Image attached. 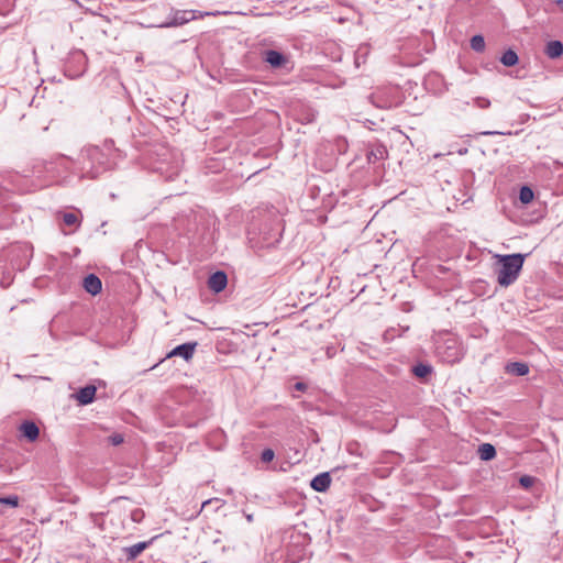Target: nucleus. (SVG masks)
Segmentation results:
<instances>
[{"label": "nucleus", "instance_id": "1", "mask_svg": "<svg viewBox=\"0 0 563 563\" xmlns=\"http://www.w3.org/2000/svg\"><path fill=\"white\" fill-rule=\"evenodd\" d=\"M500 267L497 271V282L503 287L514 284L523 266L526 255L516 253L507 255H496Z\"/></svg>", "mask_w": 563, "mask_h": 563}, {"label": "nucleus", "instance_id": "2", "mask_svg": "<svg viewBox=\"0 0 563 563\" xmlns=\"http://www.w3.org/2000/svg\"><path fill=\"white\" fill-rule=\"evenodd\" d=\"M103 154L97 146L85 147L77 159V172L81 177L96 178L103 170Z\"/></svg>", "mask_w": 563, "mask_h": 563}, {"label": "nucleus", "instance_id": "3", "mask_svg": "<svg viewBox=\"0 0 563 563\" xmlns=\"http://www.w3.org/2000/svg\"><path fill=\"white\" fill-rule=\"evenodd\" d=\"M435 353L445 363L459 362L463 356L457 339L448 334L435 341Z\"/></svg>", "mask_w": 563, "mask_h": 563}, {"label": "nucleus", "instance_id": "4", "mask_svg": "<svg viewBox=\"0 0 563 563\" xmlns=\"http://www.w3.org/2000/svg\"><path fill=\"white\" fill-rule=\"evenodd\" d=\"M401 92L397 87H382L376 89L371 96V102L380 109H390L400 104Z\"/></svg>", "mask_w": 563, "mask_h": 563}, {"label": "nucleus", "instance_id": "5", "mask_svg": "<svg viewBox=\"0 0 563 563\" xmlns=\"http://www.w3.org/2000/svg\"><path fill=\"white\" fill-rule=\"evenodd\" d=\"M87 58L82 51L71 52L66 64L65 74L70 78L81 76L86 70Z\"/></svg>", "mask_w": 563, "mask_h": 563}, {"label": "nucleus", "instance_id": "6", "mask_svg": "<svg viewBox=\"0 0 563 563\" xmlns=\"http://www.w3.org/2000/svg\"><path fill=\"white\" fill-rule=\"evenodd\" d=\"M196 19V11L194 10H178L174 13L169 21L159 24V27H173L188 23Z\"/></svg>", "mask_w": 563, "mask_h": 563}, {"label": "nucleus", "instance_id": "7", "mask_svg": "<svg viewBox=\"0 0 563 563\" xmlns=\"http://www.w3.org/2000/svg\"><path fill=\"white\" fill-rule=\"evenodd\" d=\"M263 60L269 64V66L274 69L286 68L289 64L288 57L275 49L265 51L263 53Z\"/></svg>", "mask_w": 563, "mask_h": 563}, {"label": "nucleus", "instance_id": "8", "mask_svg": "<svg viewBox=\"0 0 563 563\" xmlns=\"http://www.w3.org/2000/svg\"><path fill=\"white\" fill-rule=\"evenodd\" d=\"M196 346H197L196 342H187V343L180 344V345L176 346L175 349H173L168 353L167 357L180 356L185 361H189L194 356Z\"/></svg>", "mask_w": 563, "mask_h": 563}, {"label": "nucleus", "instance_id": "9", "mask_svg": "<svg viewBox=\"0 0 563 563\" xmlns=\"http://www.w3.org/2000/svg\"><path fill=\"white\" fill-rule=\"evenodd\" d=\"M227 284L228 277L222 271L213 273L208 279V287L214 292L222 291L227 287Z\"/></svg>", "mask_w": 563, "mask_h": 563}, {"label": "nucleus", "instance_id": "10", "mask_svg": "<svg viewBox=\"0 0 563 563\" xmlns=\"http://www.w3.org/2000/svg\"><path fill=\"white\" fill-rule=\"evenodd\" d=\"M82 286L87 292L92 296L98 295L102 289V283L100 278L95 274H89L84 278Z\"/></svg>", "mask_w": 563, "mask_h": 563}, {"label": "nucleus", "instance_id": "11", "mask_svg": "<svg viewBox=\"0 0 563 563\" xmlns=\"http://www.w3.org/2000/svg\"><path fill=\"white\" fill-rule=\"evenodd\" d=\"M331 485V476L329 473L324 472L314 476L310 483V486L313 490L323 493Z\"/></svg>", "mask_w": 563, "mask_h": 563}, {"label": "nucleus", "instance_id": "12", "mask_svg": "<svg viewBox=\"0 0 563 563\" xmlns=\"http://www.w3.org/2000/svg\"><path fill=\"white\" fill-rule=\"evenodd\" d=\"M20 430L23 437H25L29 441H35L40 434L38 427L32 421H24L21 424Z\"/></svg>", "mask_w": 563, "mask_h": 563}, {"label": "nucleus", "instance_id": "13", "mask_svg": "<svg viewBox=\"0 0 563 563\" xmlns=\"http://www.w3.org/2000/svg\"><path fill=\"white\" fill-rule=\"evenodd\" d=\"M96 387L92 385H88L84 388H80L77 393V400L81 405H88L93 401L96 395Z\"/></svg>", "mask_w": 563, "mask_h": 563}, {"label": "nucleus", "instance_id": "14", "mask_svg": "<svg viewBox=\"0 0 563 563\" xmlns=\"http://www.w3.org/2000/svg\"><path fill=\"white\" fill-rule=\"evenodd\" d=\"M506 373L515 376H525L529 373V366L523 362H511L505 367Z\"/></svg>", "mask_w": 563, "mask_h": 563}, {"label": "nucleus", "instance_id": "15", "mask_svg": "<svg viewBox=\"0 0 563 563\" xmlns=\"http://www.w3.org/2000/svg\"><path fill=\"white\" fill-rule=\"evenodd\" d=\"M478 455L483 461H490L496 456V449L490 443H483L478 446Z\"/></svg>", "mask_w": 563, "mask_h": 563}, {"label": "nucleus", "instance_id": "16", "mask_svg": "<svg viewBox=\"0 0 563 563\" xmlns=\"http://www.w3.org/2000/svg\"><path fill=\"white\" fill-rule=\"evenodd\" d=\"M150 542H139L124 549L128 560L136 559L147 547Z\"/></svg>", "mask_w": 563, "mask_h": 563}, {"label": "nucleus", "instance_id": "17", "mask_svg": "<svg viewBox=\"0 0 563 563\" xmlns=\"http://www.w3.org/2000/svg\"><path fill=\"white\" fill-rule=\"evenodd\" d=\"M545 54L550 58H558L563 54V44L560 41H551L548 43Z\"/></svg>", "mask_w": 563, "mask_h": 563}, {"label": "nucleus", "instance_id": "18", "mask_svg": "<svg viewBox=\"0 0 563 563\" xmlns=\"http://www.w3.org/2000/svg\"><path fill=\"white\" fill-rule=\"evenodd\" d=\"M387 156V150L384 145H377L367 153V159L369 163L384 159Z\"/></svg>", "mask_w": 563, "mask_h": 563}, {"label": "nucleus", "instance_id": "19", "mask_svg": "<svg viewBox=\"0 0 563 563\" xmlns=\"http://www.w3.org/2000/svg\"><path fill=\"white\" fill-rule=\"evenodd\" d=\"M518 59L517 53L511 48L507 49L500 57L501 64L507 67L515 66L518 63Z\"/></svg>", "mask_w": 563, "mask_h": 563}, {"label": "nucleus", "instance_id": "20", "mask_svg": "<svg viewBox=\"0 0 563 563\" xmlns=\"http://www.w3.org/2000/svg\"><path fill=\"white\" fill-rule=\"evenodd\" d=\"M413 374L419 378H424L431 374L432 367L428 364L419 363L412 367Z\"/></svg>", "mask_w": 563, "mask_h": 563}, {"label": "nucleus", "instance_id": "21", "mask_svg": "<svg viewBox=\"0 0 563 563\" xmlns=\"http://www.w3.org/2000/svg\"><path fill=\"white\" fill-rule=\"evenodd\" d=\"M471 48L477 53L485 49V40L482 35H474L471 38Z\"/></svg>", "mask_w": 563, "mask_h": 563}, {"label": "nucleus", "instance_id": "22", "mask_svg": "<svg viewBox=\"0 0 563 563\" xmlns=\"http://www.w3.org/2000/svg\"><path fill=\"white\" fill-rule=\"evenodd\" d=\"M519 199L522 203L527 205L533 200V191L528 186L521 187L519 191Z\"/></svg>", "mask_w": 563, "mask_h": 563}, {"label": "nucleus", "instance_id": "23", "mask_svg": "<svg viewBox=\"0 0 563 563\" xmlns=\"http://www.w3.org/2000/svg\"><path fill=\"white\" fill-rule=\"evenodd\" d=\"M63 221L66 225L68 227H71V225H77L79 224V220H78V217L73 213V212H66L63 214Z\"/></svg>", "mask_w": 563, "mask_h": 563}, {"label": "nucleus", "instance_id": "24", "mask_svg": "<svg viewBox=\"0 0 563 563\" xmlns=\"http://www.w3.org/2000/svg\"><path fill=\"white\" fill-rule=\"evenodd\" d=\"M0 505H7L10 507L19 506V497L16 495H11L7 497H0Z\"/></svg>", "mask_w": 563, "mask_h": 563}, {"label": "nucleus", "instance_id": "25", "mask_svg": "<svg viewBox=\"0 0 563 563\" xmlns=\"http://www.w3.org/2000/svg\"><path fill=\"white\" fill-rule=\"evenodd\" d=\"M474 104L477 108L487 109L490 106V101L488 99L484 98V97H476L474 99Z\"/></svg>", "mask_w": 563, "mask_h": 563}, {"label": "nucleus", "instance_id": "26", "mask_svg": "<svg viewBox=\"0 0 563 563\" xmlns=\"http://www.w3.org/2000/svg\"><path fill=\"white\" fill-rule=\"evenodd\" d=\"M108 441L109 443H111L112 445H120L123 443L124 441V438L121 433H113L111 434L109 438H108Z\"/></svg>", "mask_w": 563, "mask_h": 563}, {"label": "nucleus", "instance_id": "27", "mask_svg": "<svg viewBox=\"0 0 563 563\" xmlns=\"http://www.w3.org/2000/svg\"><path fill=\"white\" fill-rule=\"evenodd\" d=\"M274 456H275V453L272 449H265L261 454V460L264 463H268V462L273 461Z\"/></svg>", "mask_w": 563, "mask_h": 563}, {"label": "nucleus", "instance_id": "28", "mask_svg": "<svg viewBox=\"0 0 563 563\" xmlns=\"http://www.w3.org/2000/svg\"><path fill=\"white\" fill-rule=\"evenodd\" d=\"M534 483V478L528 475H523L519 479V484L525 488H530Z\"/></svg>", "mask_w": 563, "mask_h": 563}, {"label": "nucleus", "instance_id": "29", "mask_svg": "<svg viewBox=\"0 0 563 563\" xmlns=\"http://www.w3.org/2000/svg\"><path fill=\"white\" fill-rule=\"evenodd\" d=\"M143 518H144V511L142 509L136 508L131 512V519L134 522H141Z\"/></svg>", "mask_w": 563, "mask_h": 563}, {"label": "nucleus", "instance_id": "30", "mask_svg": "<svg viewBox=\"0 0 563 563\" xmlns=\"http://www.w3.org/2000/svg\"><path fill=\"white\" fill-rule=\"evenodd\" d=\"M294 387H295L296 390L303 391V390H306L307 385L305 383H302V382H298V383L295 384Z\"/></svg>", "mask_w": 563, "mask_h": 563}, {"label": "nucleus", "instance_id": "31", "mask_svg": "<svg viewBox=\"0 0 563 563\" xmlns=\"http://www.w3.org/2000/svg\"><path fill=\"white\" fill-rule=\"evenodd\" d=\"M243 514H244V517L247 520V522H250V523L253 522V520H254L253 514H247L245 511Z\"/></svg>", "mask_w": 563, "mask_h": 563}, {"label": "nucleus", "instance_id": "32", "mask_svg": "<svg viewBox=\"0 0 563 563\" xmlns=\"http://www.w3.org/2000/svg\"><path fill=\"white\" fill-rule=\"evenodd\" d=\"M485 135H495V134H501L500 132H484Z\"/></svg>", "mask_w": 563, "mask_h": 563}]
</instances>
